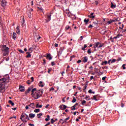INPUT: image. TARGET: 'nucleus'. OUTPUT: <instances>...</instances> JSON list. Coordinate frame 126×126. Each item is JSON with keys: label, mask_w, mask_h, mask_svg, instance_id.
<instances>
[{"label": "nucleus", "mask_w": 126, "mask_h": 126, "mask_svg": "<svg viewBox=\"0 0 126 126\" xmlns=\"http://www.w3.org/2000/svg\"><path fill=\"white\" fill-rule=\"evenodd\" d=\"M7 78H5V76L0 80V92L4 93L5 91V82L6 80L9 79L8 75H5Z\"/></svg>", "instance_id": "1"}, {"label": "nucleus", "mask_w": 126, "mask_h": 126, "mask_svg": "<svg viewBox=\"0 0 126 126\" xmlns=\"http://www.w3.org/2000/svg\"><path fill=\"white\" fill-rule=\"evenodd\" d=\"M2 51L3 52V56L5 57L9 54V47H7L6 45L2 46Z\"/></svg>", "instance_id": "2"}, {"label": "nucleus", "mask_w": 126, "mask_h": 126, "mask_svg": "<svg viewBox=\"0 0 126 126\" xmlns=\"http://www.w3.org/2000/svg\"><path fill=\"white\" fill-rule=\"evenodd\" d=\"M51 14L49 13H47V19H45V23H49V22L51 20Z\"/></svg>", "instance_id": "3"}, {"label": "nucleus", "mask_w": 126, "mask_h": 126, "mask_svg": "<svg viewBox=\"0 0 126 126\" xmlns=\"http://www.w3.org/2000/svg\"><path fill=\"white\" fill-rule=\"evenodd\" d=\"M0 1L1 2L0 4L2 7H4L6 6L7 4V2L5 0H0Z\"/></svg>", "instance_id": "4"}, {"label": "nucleus", "mask_w": 126, "mask_h": 126, "mask_svg": "<svg viewBox=\"0 0 126 126\" xmlns=\"http://www.w3.org/2000/svg\"><path fill=\"white\" fill-rule=\"evenodd\" d=\"M32 97L35 99H39V98H40L39 93H37V92H35L34 94L32 95Z\"/></svg>", "instance_id": "5"}, {"label": "nucleus", "mask_w": 126, "mask_h": 126, "mask_svg": "<svg viewBox=\"0 0 126 126\" xmlns=\"http://www.w3.org/2000/svg\"><path fill=\"white\" fill-rule=\"evenodd\" d=\"M59 108L63 111L65 110L67 108V106L65 105L62 104V105H61L60 106H59Z\"/></svg>", "instance_id": "6"}, {"label": "nucleus", "mask_w": 126, "mask_h": 126, "mask_svg": "<svg viewBox=\"0 0 126 126\" xmlns=\"http://www.w3.org/2000/svg\"><path fill=\"white\" fill-rule=\"evenodd\" d=\"M82 60L84 63H87L88 61V58L87 57H84L82 58Z\"/></svg>", "instance_id": "7"}, {"label": "nucleus", "mask_w": 126, "mask_h": 126, "mask_svg": "<svg viewBox=\"0 0 126 126\" xmlns=\"http://www.w3.org/2000/svg\"><path fill=\"white\" fill-rule=\"evenodd\" d=\"M19 90L20 92H24L25 91V88L23 86H19Z\"/></svg>", "instance_id": "8"}, {"label": "nucleus", "mask_w": 126, "mask_h": 126, "mask_svg": "<svg viewBox=\"0 0 126 126\" xmlns=\"http://www.w3.org/2000/svg\"><path fill=\"white\" fill-rule=\"evenodd\" d=\"M88 17H89V18H90L94 19L95 15H94V13L92 12L91 13V15L88 16Z\"/></svg>", "instance_id": "9"}, {"label": "nucleus", "mask_w": 126, "mask_h": 126, "mask_svg": "<svg viewBox=\"0 0 126 126\" xmlns=\"http://www.w3.org/2000/svg\"><path fill=\"white\" fill-rule=\"evenodd\" d=\"M28 106L32 108L35 109V103H32L29 105H28Z\"/></svg>", "instance_id": "10"}, {"label": "nucleus", "mask_w": 126, "mask_h": 126, "mask_svg": "<svg viewBox=\"0 0 126 126\" xmlns=\"http://www.w3.org/2000/svg\"><path fill=\"white\" fill-rule=\"evenodd\" d=\"M35 115L33 114V113H30L29 114V118L30 119H33L34 118H35Z\"/></svg>", "instance_id": "11"}, {"label": "nucleus", "mask_w": 126, "mask_h": 126, "mask_svg": "<svg viewBox=\"0 0 126 126\" xmlns=\"http://www.w3.org/2000/svg\"><path fill=\"white\" fill-rule=\"evenodd\" d=\"M37 91V89L36 88H34L32 90V94L31 95H32V96H33V95H34V93L35 92Z\"/></svg>", "instance_id": "12"}, {"label": "nucleus", "mask_w": 126, "mask_h": 126, "mask_svg": "<svg viewBox=\"0 0 126 126\" xmlns=\"http://www.w3.org/2000/svg\"><path fill=\"white\" fill-rule=\"evenodd\" d=\"M99 44H100V42H97L95 43V44H94V48H98Z\"/></svg>", "instance_id": "13"}, {"label": "nucleus", "mask_w": 126, "mask_h": 126, "mask_svg": "<svg viewBox=\"0 0 126 126\" xmlns=\"http://www.w3.org/2000/svg\"><path fill=\"white\" fill-rule=\"evenodd\" d=\"M111 8H112V9H115V8H116V4H114V3L112 2L111 3Z\"/></svg>", "instance_id": "14"}, {"label": "nucleus", "mask_w": 126, "mask_h": 126, "mask_svg": "<svg viewBox=\"0 0 126 126\" xmlns=\"http://www.w3.org/2000/svg\"><path fill=\"white\" fill-rule=\"evenodd\" d=\"M46 57L47 59H49V60H51L52 59L51 54H47V56Z\"/></svg>", "instance_id": "15"}, {"label": "nucleus", "mask_w": 126, "mask_h": 126, "mask_svg": "<svg viewBox=\"0 0 126 126\" xmlns=\"http://www.w3.org/2000/svg\"><path fill=\"white\" fill-rule=\"evenodd\" d=\"M8 103H9V104H10L12 106H14V103L11 100H9Z\"/></svg>", "instance_id": "16"}, {"label": "nucleus", "mask_w": 126, "mask_h": 126, "mask_svg": "<svg viewBox=\"0 0 126 126\" xmlns=\"http://www.w3.org/2000/svg\"><path fill=\"white\" fill-rule=\"evenodd\" d=\"M16 32L17 33H19L20 32V30L19 29V27L18 26L16 28Z\"/></svg>", "instance_id": "17"}, {"label": "nucleus", "mask_w": 126, "mask_h": 126, "mask_svg": "<svg viewBox=\"0 0 126 126\" xmlns=\"http://www.w3.org/2000/svg\"><path fill=\"white\" fill-rule=\"evenodd\" d=\"M42 107H43V105H39V103H37L36 105V108H41Z\"/></svg>", "instance_id": "18"}, {"label": "nucleus", "mask_w": 126, "mask_h": 126, "mask_svg": "<svg viewBox=\"0 0 126 126\" xmlns=\"http://www.w3.org/2000/svg\"><path fill=\"white\" fill-rule=\"evenodd\" d=\"M114 22H115V21H113V20H110L109 21H108L107 22V24L108 25H110L111 24H112V23H113Z\"/></svg>", "instance_id": "19"}, {"label": "nucleus", "mask_w": 126, "mask_h": 126, "mask_svg": "<svg viewBox=\"0 0 126 126\" xmlns=\"http://www.w3.org/2000/svg\"><path fill=\"white\" fill-rule=\"evenodd\" d=\"M37 116L38 119H41V116H43V113H40L39 114H37Z\"/></svg>", "instance_id": "20"}, {"label": "nucleus", "mask_w": 126, "mask_h": 126, "mask_svg": "<svg viewBox=\"0 0 126 126\" xmlns=\"http://www.w3.org/2000/svg\"><path fill=\"white\" fill-rule=\"evenodd\" d=\"M16 33H13L12 37L13 39H15V38H16Z\"/></svg>", "instance_id": "21"}, {"label": "nucleus", "mask_w": 126, "mask_h": 126, "mask_svg": "<svg viewBox=\"0 0 126 126\" xmlns=\"http://www.w3.org/2000/svg\"><path fill=\"white\" fill-rule=\"evenodd\" d=\"M87 47V44H84V47H82V50H83V51H85L86 49V48Z\"/></svg>", "instance_id": "22"}, {"label": "nucleus", "mask_w": 126, "mask_h": 126, "mask_svg": "<svg viewBox=\"0 0 126 126\" xmlns=\"http://www.w3.org/2000/svg\"><path fill=\"white\" fill-rule=\"evenodd\" d=\"M34 112L36 113H38L40 112V109H36L34 110Z\"/></svg>", "instance_id": "23"}, {"label": "nucleus", "mask_w": 126, "mask_h": 126, "mask_svg": "<svg viewBox=\"0 0 126 126\" xmlns=\"http://www.w3.org/2000/svg\"><path fill=\"white\" fill-rule=\"evenodd\" d=\"M47 118H45V121L46 122H49V120H50L49 118H50V116L48 115L47 116Z\"/></svg>", "instance_id": "24"}, {"label": "nucleus", "mask_w": 126, "mask_h": 126, "mask_svg": "<svg viewBox=\"0 0 126 126\" xmlns=\"http://www.w3.org/2000/svg\"><path fill=\"white\" fill-rule=\"evenodd\" d=\"M71 108L72 111L78 109V108H75L74 106H72Z\"/></svg>", "instance_id": "25"}, {"label": "nucleus", "mask_w": 126, "mask_h": 126, "mask_svg": "<svg viewBox=\"0 0 126 126\" xmlns=\"http://www.w3.org/2000/svg\"><path fill=\"white\" fill-rule=\"evenodd\" d=\"M104 45V43H102V44L100 43V44H99V46H98V48H101V47H103Z\"/></svg>", "instance_id": "26"}, {"label": "nucleus", "mask_w": 126, "mask_h": 126, "mask_svg": "<svg viewBox=\"0 0 126 126\" xmlns=\"http://www.w3.org/2000/svg\"><path fill=\"white\" fill-rule=\"evenodd\" d=\"M87 53L89 55H90L92 53L91 49H88Z\"/></svg>", "instance_id": "27"}, {"label": "nucleus", "mask_w": 126, "mask_h": 126, "mask_svg": "<svg viewBox=\"0 0 126 126\" xmlns=\"http://www.w3.org/2000/svg\"><path fill=\"white\" fill-rule=\"evenodd\" d=\"M31 57H32V55H31V53H28V54H27V55L26 57L27 58H31Z\"/></svg>", "instance_id": "28"}, {"label": "nucleus", "mask_w": 126, "mask_h": 126, "mask_svg": "<svg viewBox=\"0 0 126 126\" xmlns=\"http://www.w3.org/2000/svg\"><path fill=\"white\" fill-rule=\"evenodd\" d=\"M42 83H43V82L42 81L39 82V84H40L39 85V87H44V85H43Z\"/></svg>", "instance_id": "29"}, {"label": "nucleus", "mask_w": 126, "mask_h": 126, "mask_svg": "<svg viewBox=\"0 0 126 126\" xmlns=\"http://www.w3.org/2000/svg\"><path fill=\"white\" fill-rule=\"evenodd\" d=\"M37 93H38L39 96H40V97L42 96V95H41V90H38Z\"/></svg>", "instance_id": "30"}, {"label": "nucleus", "mask_w": 126, "mask_h": 126, "mask_svg": "<svg viewBox=\"0 0 126 126\" xmlns=\"http://www.w3.org/2000/svg\"><path fill=\"white\" fill-rule=\"evenodd\" d=\"M27 15H28V17L29 18H31L32 17V13H29L28 12V11L27 12Z\"/></svg>", "instance_id": "31"}, {"label": "nucleus", "mask_w": 126, "mask_h": 126, "mask_svg": "<svg viewBox=\"0 0 126 126\" xmlns=\"http://www.w3.org/2000/svg\"><path fill=\"white\" fill-rule=\"evenodd\" d=\"M73 100H72V103H75L76 101V99L75 98L74 96H73Z\"/></svg>", "instance_id": "32"}, {"label": "nucleus", "mask_w": 126, "mask_h": 126, "mask_svg": "<svg viewBox=\"0 0 126 126\" xmlns=\"http://www.w3.org/2000/svg\"><path fill=\"white\" fill-rule=\"evenodd\" d=\"M89 22V19H85L84 22L87 24Z\"/></svg>", "instance_id": "33"}, {"label": "nucleus", "mask_w": 126, "mask_h": 126, "mask_svg": "<svg viewBox=\"0 0 126 126\" xmlns=\"http://www.w3.org/2000/svg\"><path fill=\"white\" fill-rule=\"evenodd\" d=\"M37 9H39L40 11L43 12L44 11V9H43V8L38 7Z\"/></svg>", "instance_id": "34"}, {"label": "nucleus", "mask_w": 126, "mask_h": 126, "mask_svg": "<svg viewBox=\"0 0 126 126\" xmlns=\"http://www.w3.org/2000/svg\"><path fill=\"white\" fill-rule=\"evenodd\" d=\"M25 115L26 116V120H28H28L30 121V118H29V116H28L27 114H25Z\"/></svg>", "instance_id": "35"}, {"label": "nucleus", "mask_w": 126, "mask_h": 126, "mask_svg": "<svg viewBox=\"0 0 126 126\" xmlns=\"http://www.w3.org/2000/svg\"><path fill=\"white\" fill-rule=\"evenodd\" d=\"M86 100H84L83 101L81 102L82 105L84 106V104H86Z\"/></svg>", "instance_id": "36"}, {"label": "nucleus", "mask_w": 126, "mask_h": 126, "mask_svg": "<svg viewBox=\"0 0 126 126\" xmlns=\"http://www.w3.org/2000/svg\"><path fill=\"white\" fill-rule=\"evenodd\" d=\"M31 11H32V12H33V9H32V8H31L30 10H29L28 11V13H31Z\"/></svg>", "instance_id": "37"}, {"label": "nucleus", "mask_w": 126, "mask_h": 126, "mask_svg": "<svg viewBox=\"0 0 126 126\" xmlns=\"http://www.w3.org/2000/svg\"><path fill=\"white\" fill-rule=\"evenodd\" d=\"M117 60H116V59H113L112 61H111V63H115V62H117Z\"/></svg>", "instance_id": "38"}, {"label": "nucleus", "mask_w": 126, "mask_h": 126, "mask_svg": "<svg viewBox=\"0 0 126 126\" xmlns=\"http://www.w3.org/2000/svg\"><path fill=\"white\" fill-rule=\"evenodd\" d=\"M18 51H19L20 53H22V54H24V53H25V52L23 51V50H22V49H19V50H18Z\"/></svg>", "instance_id": "39"}, {"label": "nucleus", "mask_w": 126, "mask_h": 126, "mask_svg": "<svg viewBox=\"0 0 126 126\" xmlns=\"http://www.w3.org/2000/svg\"><path fill=\"white\" fill-rule=\"evenodd\" d=\"M55 122V121L53 119H51V123L53 124Z\"/></svg>", "instance_id": "40"}, {"label": "nucleus", "mask_w": 126, "mask_h": 126, "mask_svg": "<svg viewBox=\"0 0 126 126\" xmlns=\"http://www.w3.org/2000/svg\"><path fill=\"white\" fill-rule=\"evenodd\" d=\"M94 101H97L96 95H94Z\"/></svg>", "instance_id": "41"}, {"label": "nucleus", "mask_w": 126, "mask_h": 126, "mask_svg": "<svg viewBox=\"0 0 126 126\" xmlns=\"http://www.w3.org/2000/svg\"><path fill=\"white\" fill-rule=\"evenodd\" d=\"M102 34H105L107 32V31H104L103 30H102Z\"/></svg>", "instance_id": "42"}, {"label": "nucleus", "mask_w": 126, "mask_h": 126, "mask_svg": "<svg viewBox=\"0 0 126 126\" xmlns=\"http://www.w3.org/2000/svg\"><path fill=\"white\" fill-rule=\"evenodd\" d=\"M77 106H78V103H76L73 106L74 107H75L76 108H78V107H77Z\"/></svg>", "instance_id": "43"}, {"label": "nucleus", "mask_w": 126, "mask_h": 126, "mask_svg": "<svg viewBox=\"0 0 126 126\" xmlns=\"http://www.w3.org/2000/svg\"><path fill=\"white\" fill-rule=\"evenodd\" d=\"M25 115H24L23 114H22V115H21L20 119H21V120H22V118H25Z\"/></svg>", "instance_id": "44"}, {"label": "nucleus", "mask_w": 126, "mask_h": 126, "mask_svg": "<svg viewBox=\"0 0 126 126\" xmlns=\"http://www.w3.org/2000/svg\"><path fill=\"white\" fill-rule=\"evenodd\" d=\"M122 27H119V29H121V30H123V28H124V27H125V26H124V24H122Z\"/></svg>", "instance_id": "45"}, {"label": "nucleus", "mask_w": 126, "mask_h": 126, "mask_svg": "<svg viewBox=\"0 0 126 126\" xmlns=\"http://www.w3.org/2000/svg\"><path fill=\"white\" fill-rule=\"evenodd\" d=\"M32 88H28V90H27V91H28V92H30V91H32Z\"/></svg>", "instance_id": "46"}, {"label": "nucleus", "mask_w": 126, "mask_h": 126, "mask_svg": "<svg viewBox=\"0 0 126 126\" xmlns=\"http://www.w3.org/2000/svg\"><path fill=\"white\" fill-rule=\"evenodd\" d=\"M121 36H123V34H118L116 36L117 38H120Z\"/></svg>", "instance_id": "47"}, {"label": "nucleus", "mask_w": 126, "mask_h": 126, "mask_svg": "<svg viewBox=\"0 0 126 126\" xmlns=\"http://www.w3.org/2000/svg\"><path fill=\"white\" fill-rule=\"evenodd\" d=\"M70 29V27L69 26H67L65 27V30H68Z\"/></svg>", "instance_id": "48"}, {"label": "nucleus", "mask_w": 126, "mask_h": 126, "mask_svg": "<svg viewBox=\"0 0 126 126\" xmlns=\"http://www.w3.org/2000/svg\"><path fill=\"white\" fill-rule=\"evenodd\" d=\"M111 61H112V60H109L108 61L107 63L109 64V65H111Z\"/></svg>", "instance_id": "49"}, {"label": "nucleus", "mask_w": 126, "mask_h": 126, "mask_svg": "<svg viewBox=\"0 0 126 126\" xmlns=\"http://www.w3.org/2000/svg\"><path fill=\"white\" fill-rule=\"evenodd\" d=\"M106 78H107V77L105 76L102 78V80L105 81L106 80Z\"/></svg>", "instance_id": "50"}, {"label": "nucleus", "mask_w": 126, "mask_h": 126, "mask_svg": "<svg viewBox=\"0 0 126 126\" xmlns=\"http://www.w3.org/2000/svg\"><path fill=\"white\" fill-rule=\"evenodd\" d=\"M31 82V80H28L27 81V83L28 84V85H30L31 84V83L30 82Z\"/></svg>", "instance_id": "51"}, {"label": "nucleus", "mask_w": 126, "mask_h": 126, "mask_svg": "<svg viewBox=\"0 0 126 126\" xmlns=\"http://www.w3.org/2000/svg\"><path fill=\"white\" fill-rule=\"evenodd\" d=\"M63 122H62V125H63V124L66 123V120H65V119H64V120H63Z\"/></svg>", "instance_id": "52"}, {"label": "nucleus", "mask_w": 126, "mask_h": 126, "mask_svg": "<svg viewBox=\"0 0 126 126\" xmlns=\"http://www.w3.org/2000/svg\"><path fill=\"white\" fill-rule=\"evenodd\" d=\"M103 63H104V65H106L108 63V62L105 61L104 62H103Z\"/></svg>", "instance_id": "53"}, {"label": "nucleus", "mask_w": 126, "mask_h": 126, "mask_svg": "<svg viewBox=\"0 0 126 126\" xmlns=\"http://www.w3.org/2000/svg\"><path fill=\"white\" fill-rule=\"evenodd\" d=\"M102 69H108L109 67L108 66H104V67H102Z\"/></svg>", "instance_id": "54"}, {"label": "nucleus", "mask_w": 126, "mask_h": 126, "mask_svg": "<svg viewBox=\"0 0 126 126\" xmlns=\"http://www.w3.org/2000/svg\"><path fill=\"white\" fill-rule=\"evenodd\" d=\"M44 93V90H40V93H41V94H40V95H43V93Z\"/></svg>", "instance_id": "55"}, {"label": "nucleus", "mask_w": 126, "mask_h": 126, "mask_svg": "<svg viewBox=\"0 0 126 126\" xmlns=\"http://www.w3.org/2000/svg\"><path fill=\"white\" fill-rule=\"evenodd\" d=\"M125 65H126V64H123L122 65V67H123V69H125L126 68V67H125Z\"/></svg>", "instance_id": "56"}, {"label": "nucleus", "mask_w": 126, "mask_h": 126, "mask_svg": "<svg viewBox=\"0 0 126 126\" xmlns=\"http://www.w3.org/2000/svg\"><path fill=\"white\" fill-rule=\"evenodd\" d=\"M92 93H93L92 90L90 89V90H89V93L92 94Z\"/></svg>", "instance_id": "57"}, {"label": "nucleus", "mask_w": 126, "mask_h": 126, "mask_svg": "<svg viewBox=\"0 0 126 126\" xmlns=\"http://www.w3.org/2000/svg\"><path fill=\"white\" fill-rule=\"evenodd\" d=\"M31 80H32V81L31 82H33L34 81V77H31Z\"/></svg>", "instance_id": "58"}, {"label": "nucleus", "mask_w": 126, "mask_h": 126, "mask_svg": "<svg viewBox=\"0 0 126 126\" xmlns=\"http://www.w3.org/2000/svg\"><path fill=\"white\" fill-rule=\"evenodd\" d=\"M55 64H56L54 63V62H51V65H52V66H54V65H55Z\"/></svg>", "instance_id": "59"}, {"label": "nucleus", "mask_w": 126, "mask_h": 126, "mask_svg": "<svg viewBox=\"0 0 126 126\" xmlns=\"http://www.w3.org/2000/svg\"><path fill=\"white\" fill-rule=\"evenodd\" d=\"M29 126H35V125H34V124H31V123H30V124H29Z\"/></svg>", "instance_id": "60"}, {"label": "nucleus", "mask_w": 126, "mask_h": 126, "mask_svg": "<svg viewBox=\"0 0 126 126\" xmlns=\"http://www.w3.org/2000/svg\"><path fill=\"white\" fill-rule=\"evenodd\" d=\"M93 28V26L92 24L89 26V28Z\"/></svg>", "instance_id": "61"}, {"label": "nucleus", "mask_w": 126, "mask_h": 126, "mask_svg": "<svg viewBox=\"0 0 126 126\" xmlns=\"http://www.w3.org/2000/svg\"><path fill=\"white\" fill-rule=\"evenodd\" d=\"M55 47H58V44L57 43H55Z\"/></svg>", "instance_id": "62"}, {"label": "nucleus", "mask_w": 126, "mask_h": 126, "mask_svg": "<svg viewBox=\"0 0 126 126\" xmlns=\"http://www.w3.org/2000/svg\"><path fill=\"white\" fill-rule=\"evenodd\" d=\"M87 85L85 86L84 87V89H83V90L85 91V90L87 89Z\"/></svg>", "instance_id": "63"}, {"label": "nucleus", "mask_w": 126, "mask_h": 126, "mask_svg": "<svg viewBox=\"0 0 126 126\" xmlns=\"http://www.w3.org/2000/svg\"><path fill=\"white\" fill-rule=\"evenodd\" d=\"M54 90V89L53 87H52V88H51V89H50V91H53Z\"/></svg>", "instance_id": "64"}]
</instances>
